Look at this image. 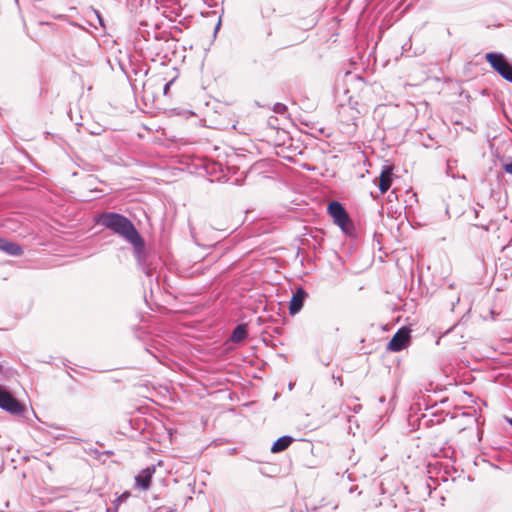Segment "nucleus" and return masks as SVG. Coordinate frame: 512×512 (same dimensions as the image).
Masks as SVG:
<instances>
[{"instance_id": "1", "label": "nucleus", "mask_w": 512, "mask_h": 512, "mask_svg": "<svg viewBox=\"0 0 512 512\" xmlns=\"http://www.w3.org/2000/svg\"><path fill=\"white\" fill-rule=\"evenodd\" d=\"M95 223L130 243L139 269L149 279L153 277L160 264V257L147 248L144 238L128 217L117 212H102L95 217Z\"/></svg>"}, {"instance_id": "2", "label": "nucleus", "mask_w": 512, "mask_h": 512, "mask_svg": "<svg viewBox=\"0 0 512 512\" xmlns=\"http://www.w3.org/2000/svg\"><path fill=\"white\" fill-rule=\"evenodd\" d=\"M327 212L333 219V222L338 225L341 230L351 236L354 233L355 226L347 213L344 206L338 201H331L327 206Z\"/></svg>"}, {"instance_id": "3", "label": "nucleus", "mask_w": 512, "mask_h": 512, "mask_svg": "<svg viewBox=\"0 0 512 512\" xmlns=\"http://www.w3.org/2000/svg\"><path fill=\"white\" fill-rule=\"evenodd\" d=\"M485 60L504 80L512 83V64L508 61L503 53H486Z\"/></svg>"}, {"instance_id": "4", "label": "nucleus", "mask_w": 512, "mask_h": 512, "mask_svg": "<svg viewBox=\"0 0 512 512\" xmlns=\"http://www.w3.org/2000/svg\"><path fill=\"white\" fill-rule=\"evenodd\" d=\"M410 334L411 330L408 327L399 328L389 342L386 343L385 349L390 352H399L406 349L411 339Z\"/></svg>"}, {"instance_id": "5", "label": "nucleus", "mask_w": 512, "mask_h": 512, "mask_svg": "<svg viewBox=\"0 0 512 512\" xmlns=\"http://www.w3.org/2000/svg\"><path fill=\"white\" fill-rule=\"evenodd\" d=\"M0 408L15 416H21L25 411L24 405L2 386H0Z\"/></svg>"}, {"instance_id": "6", "label": "nucleus", "mask_w": 512, "mask_h": 512, "mask_svg": "<svg viewBox=\"0 0 512 512\" xmlns=\"http://www.w3.org/2000/svg\"><path fill=\"white\" fill-rule=\"evenodd\" d=\"M307 297V291L303 287H297L289 301V314L292 316L298 314L302 310Z\"/></svg>"}, {"instance_id": "7", "label": "nucleus", "mask_w": 512, "mask_h": 512, "mask_svg": "<svg viewBox=\"0 0 512 512\" xmlns=\"http://www.w3.org/2000/svg\"><path fill=\"white\" fill-rule=\"evenodd\" d=\"M393 180V166L392 165H384L382 167L381 173L378 178H376V182L381 194L386 193L391 185Z\"/></svg>"}, {"instance_id": "8", "label": "nucleus", "mask_w": 512, "mask_h": 512, "mask_svg": "<svg viewBox=\"0 0 512 512\" xmlns=\"http://www.w3.org/2000/svg\"><path fill=\"white\" fill-rule=\"evenodd\" d=\"M155 472V467H147L143 469L136 477V485L142 490L149 489L151 485L152 476Z\"/></svg>"}, {"instance_id": "9", "label": "nucleus", "mask_w": 512, "mask_h": 512, "mask_svg": "<svg viewBox=\"0 0 512 512\" xmlns=\"http://www.w3.org/2000/svg\"><path fill=\"white\" fill-rule=\"evenodd\" d=\"M248 337V324L247 323H240L238 324L232 331L228 342L231 343H242L244 342Z\"/></svg>"}, {"instance_id": "10", "label": "nucleus", "mask_w": 512, "mask_h": 512, "mask_svg": "<svg viewBox=\"0 0 512 512\" xmlns=\"http://www.w3.org/2000/svg\"><path fill=\"white\" fill-rule=\"evenodd\" d=\"M0 251L5 252L9 256L19 257L24 251L23 248L16 242L10 241L8 239L3 240Z\"/></svg>"}, {"instance_id": "11", "label": "nucleus", "mask_w": 512, "mask_h": 512, "mask_svg": "<svg viewBox=\"0 0 512 512\" xmlns=\"http://www.w3.org/2000/svg\"><path fill=\"white\" fill-rule=\"evenodd\" d=\"M293 442V438L290 436H282L278 438L272 445L271 451L273 453H279L287 449L291 443Z\"/></svg>"}, {"instance_id": "12", "label": "nucleus", "mask_w": 512, "mask_h": 512, "mask_svg": "<svg viewBox=\"0 0 512 512\" xmlns=\"http://www.w3.org/2000/svg\"><path fill=\"white\" fill-rule=\"evenodd\" d=\"M273 111L277 114H284L287 111V106L283 103H275L273 106Z\"/></svg>"}, {"instance_id": "13", "label": "nucleus", "mask_w": 512, "mask_h": 512, "mask_svg": "<svg viewBox=\"0 0 512 512\" xmlns=\"http://www.w3.org/2000/svg\"><path fill=\"white\" fill-rule=\"evenodd\" d=\"M208 173H216L217 170L223 171L220 163H212L206 167Z\"/></svg>"}, {"instance_id": "14", "label": "nucleus", "mask_w": 512, "mask_h": 512, "mask_svg": "<svg viewBox=\"0 0 512 512\" xmlns=\"http://www.w3.org/2000/svg\"><path fill=\"white\" fill-rule=\"evenodd\" d=\"M459 302H460V296L459 295H455V296L450 297V310L453 311L454 308H455V305L458 304Z\"/></svg>"}, {"instance_id": "15", "label": "nucleus", "mask_w": 512, "mask_h": 512, "mask_svg": "<svg viewBox=\"0 0 512 512\" xmlns=\"http://www.w3.org/2000/svg\"><path fill=\"white\" fill-rule=\"evenodd\" d=\"M503 170L506 173L512 175V160L510 162H507V163L503 164Z\"/></svg>"}, {"instance_id": "16", "label": "nucleus", "mask_w": 512, "mask_h": 512, "mask_svg": "<svg viewBox=\"0 0 512 512\" xmlns=\"http://www.w3.org/2000/svg\"><path fill=\"white\" fill-rule=\"evenodd\" d=\"M130 496L129 493L125 492L123 493L121 496H119L117 499H116V505H119V503L125 501L128 497Z\"/></svg>"}, {"instance_id": "17", "label": "nucleus", "mask_w": 512, "mask_h": 512, "mask_svg": "<svg viewBox=\"0 0 512 512\" xmlns=\"http://www.w3.org/2000/svg\"><path fill=\"white\" fill-rule=\"evenodd\" d=\"M174 80H171L169 82H167L165 85H164V88H163V93L164 95H167L168 94V91L170 89V86L173 84Z\"/></svg>"}, {"instance_id": "18", "label": "nucleus", "mask_w": 512, "mask_h": 512, "mask_svg": "<svg viewBox=\"0 0 512 512\" xmlns=\"http://www.w3.org/2000/svg\"><path fill=\"white\" fill-rule=\"evenodd\" d=\"M393 197H394L395 199H397V198H398V196H397V194H396L395 190L391 191L390 195L388 196L389 201H392Z\"/></svg>"}, {"instance_id": "19", "label": "nucleus", "mask_w": 512, "mask_h": 512, "mask_svg": "<svg viewBox=\"0 0 512 512\" xmlns=\"http://www.w3.org/2000/svg\"><path fill=\"white\" fill-rule=\"evenodd\" d=\"M333 378H334L336 381H338V382H339L340 386H342V381H341L340 377H335V376H333Z\"/></svg>"}, {"instance_id": "20", "label": "nucleus", "mask_w": 512, "mask_h": 512, "mask_svg": "<svg viewBox=\"0 0 512 512\" xmlns=\"http://www.w3.org/2000/svg\"><path fill=\"white\" fill-rule=\"evenodd\" d=\"M152 356L157 359L159 362H162V359L158 358L156 354H152Z\"/></svg>"}, {"instance_id": "21", "label": "nucleus", "mask_w": 512, "mask_h": 512, "mask_svg": "<svg viewBox=\"0 0 512 512\" xmlns=\"http://www.w3.org/2000/svg\"><path fill=\"white\" fill-rule=\"evenodd\" d=\"M0 373H5V371H4V367H3V365H2V364H0Z\"/></svg>"}, {"instance_id": "22", "label": "nucleus", "mask_w": 512, "mask_h": 512, "mask_svg": "<svg viewBox=\"0 0 512 512\" xmlns=\"http://www.w3.org/2000/svg\"><path fill=\"white\" fill-rule=\"evenodd\" d=\"M453 289H454V284L449 285L448 290H453Z\"/></svg>"}, {"instance_id": "23", "label": "nucleus", "mask_w": 512, "mask_h": 512, "mask_svg": "<svg viewBox=\"0 0 512 512\" xmlns=\"http://www.w3.org/2000/svg\"><path fill=\"white\" fill-rule=\"evenodd\" d=\"M293 386H294V383H290V384H289V390H292V389H293Z\"/></svg>"}, {"instance_id": "24", "label": "nucleus", "mask_w": 512, "mask_h": 512, "mask_svg": "<svg viewBox=\"0 0 512 512\" xmlns=\"http://www.w3.org/2000/svg\"><path fill=\"white\" fill-rule=\"evenodd\" d=\"M358 408H361V405H358V407H355L354 412H357Z\"/></svg>"}, {"instance_id": "25", "label": "nucleus", "mask_w": 512, "mask_h": 512, "mask_svg": "<svg viewBox=\"0 0 512 512\" xmlns=\"http://www.w3.org/2000/svg\"><path fill=\"white\" fill-rule=\"evenodd\" d=\"M358 408H361V405H358V407H355L354 412H357Z\"/></svg>"}, {"instance_id": "26", "label": "nucleus", "mask_w": 512, "mask_h": 512, "mask_svg": "<svg viewBox=\"0 0 512 512\" xmlns=\"http://www.w3.org/2000/svg\"><path fill=\"white\" fill-rule=\"evenodd\" d=\"M358 408H361V405H358V407H355L354 412H357Z\"/></svg>"}, {"instance_id": "27", "label": "nucleus", "mask_w": 512, "mask_h": 512, "mask_svg": "<svg viewBox=\"0 0 512 512\" xmlns=\"http://www.w3.org/2000/svg\"><path fill=\"white\" fill-rule=\"evenodd\" d=\"M406 45H407V44H404V45L402 46V48H403V50H404V51H407V49H406Z\"/></svg>"}, {"instance_id": "28", "label": "nucleus", "mask_w": 512, "mask_h": 512, "mask_svg": "<svg viewBox=\"0 0 512 512\" xmlns=\"http://www.w3.org/2000/svg\"><path fill=\"white\" fill-rule=\"evenodd\" d=\"M219 26H220V23H217L216 31L218 30Z\"/></svg>"}, {"instance_id": "29", "label": "nucleus", "mask_w": 512, "mask_h": 512, "mask_svg": "<svg viewBox=\"0 0 512 512\" xmlns=\"http://www.w3.org/2000/svg\"><path fill=\"white\" fill-rule=\"evenodd\" d=\"M145 352H146V353H149V352H151V351H150L148 348H146V349H145Z\"/></svg>"}, {"instance_id": "30", "label": "nucleus", "mask_w": 512, "mask_h": 512, "mask_svg": "<svg viewBox=\"0 0 512 512\" xmlns=\"http://www.w3.org/2000/svg\"><path fill=\"white\" fill-rule=\"evenodd\" d=\"M508 422L512 426V419H509Z\"/></svg>"}]
</instances>
